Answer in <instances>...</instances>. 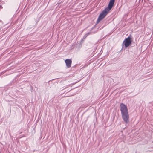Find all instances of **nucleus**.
Masks as SVG:
<instances>
[{"instance_id": "nucleus-2", "label": "nucleus", "mask_w": 153, "mask_h": 153, "mask_svg": "<svg viewBox=\"0 0 153 153\" xmlns=\"http://www.w3.org/2000/svg\"><path fill=\"white\" fill-rule=\"evenodd\" d=\"M120 107L122 119L126 123H127L129 122V115L127 107L124 104L121 103L120 104Z\"/></svg>"}, {"instance_id": "nucleus-6", "label": "nucleus", "mask_w": 153, "mask_h": 153, "mask_svg": "<svg viewBox=\"0 0 153 153\" xmlns=\"http://www.w3.org/2000/svg\"><path fill=\"white\" fill-rule=\"evenodd\" d=\"M0 8H2V6H1L0 5Z\"/></svg>"}, {"instance_id": "nucleus-1", "label": "nucleus", "mask_w": 153, "mask_h": 153, "mask_svg": "<svg viewBox=\"0 0 153 153\" xmlns=\"http://www.w3.org/2000/svg\"><path fill=\"white\" fill-rule=\"evenodd\" d=\"M115 0H110L108 7L103 10L99 15L96 22V23L98 24L102 19L106 16L109 12L110 10L114 6Z\"/></svg>"}, {"instance_id": "nucleus-7", "label": "nucleus", "mask_w": 153, "mask_h": 153, "mask_svg": "<svg viewBox=\"0 0 153 153\" xmlns=\"http://www.w3.org/2000/svg\"><path fill=\"white\" fill-rule=\"evenodd\" d=\"M71 90H69L68 91V92L70 91Z\"/></svg>"}, {"instance_id": "nucleus-4", "label": "nucleus", "mask_w": 153, "mask_h": 153, "mask_svg": "<svg viewBox=\"0 0 153 153\" xmlns=\"http://www.w3.org/2000/svg\"><path fill=\"white\" fill-rule=\"evenodd\" d=\"M65 62L66 63V66L68 68H69L72 63L71 60L69 59H66L65 60Z\"/></svg>"}, {"instance_id": "nucleus-5", "label": "nucleus", "mask_w": 153, "mask_h": 153, "mask_svg": "<svg viewBox=\"0 0 153 153\" xmlns=\"http://www.w3.org/2000/svg\"><path fill=\"white\" fill-rule=\"evenodd\" d=\"M90 34V33L89 32V33H87L86 34V36H85V38H86L88 35H89V34Z\"/></svg>"}, {"instance_id": "nucleus-3", "label": "nucleus", "mask_w": 153, "mask_h": 153, "mask_svg": "<svg viewBox=\"0 0 153 153\" xmlns=\"http://www.w3.org/2000/svg\"><path fill=\"white\" fill-rule=\"evenodd\" d=\"M132 36L131 35L129 36L127 38H126L123 42L122 45H124L125 47H128L131 43V40Z\"/></svg>"}]
</instances>
